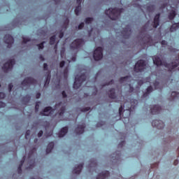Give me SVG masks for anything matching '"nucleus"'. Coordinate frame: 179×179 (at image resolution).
<instances>
[{"instance_id":"34","label":"nucleus","mask_w":179,"mask_h":179,"mask_svg":"<svg viewBox=\"0 0 179 179\" xmlns=\"http://www.w3.org/2000/svg\"><path fill=\"white\" fill-rule=\"evenodd\" d=\"M82 10V6H78L75 9V13L77 16H79V12Z\"/></svg>"},{"instance_id":"53","label":"nucleus","mask_w":179,"mask_h":179,"mask_svg":"<svg viewBox=\"0 0 179 179\" xmlns=\"http://www.w3.org/2000/svg\"><path fill=\"white\" fill-rule=\"evenodd\" d=\"M129 92L130 93H132V92H134V87L131 85V84H129Z\"/></svg>"},{"instance_id":"15","label":"nucleus","mask_w":179,"mask_h":179,"mask_svg":"<svg viewBox=\"0 0 179 179\" xmlns=\"http://www.w3.org/2000/svg\"><path fill=\"white\" fill-rule=\"evenodd\" d=\"M121 157V153L120 151H117L115 153L111 155L112 163H118L120 162V159Z\"/></svg>"},{"instance_id":"29","label":"nucleus","mask_w":179,"mask_h":179,"mask_svg":"<svg viewBox=\"0 0 179 179\" xmlns=\"http://www.w3.org/2000/svg\"><path fill=\"white\" fill-rule=\"evenodd\" d=\"M178 93L176 92H173L171 94V101H173L178 97Z\"/></svg>"},{"instance_id":"13","label":"nucleus","mask_w":179,"mask_h":179,"mask_svg":"<svg viewBox=\"0 0 179 179\" xmlns=\"http://www.w3.org/2000/svg\"><path fill=\"white\" fill-rule=\"evenodd\" d=\"M162 111V107L159 105H152L150 106V113L153 115H156V114H159Z\"/></svg>"},{"instance_id":"3","label":"nucleus","mask_w":179,"mask_h":179,"mask_svg":"<svg viewBox=\"0 0 179 179\" xmlns=\"http://www.w3.org/2000/svg\"><path fill=\"white\" fill-rule=\"evenodd\" d=\"M22 89L27 90L31 85H37V80L31 77H27L24 79L21 83Z\"/></svg>"},{"instance_id":"20","label":"nucleus","mask_w":179,"mask_h":179,"mask_svg":"<svg viewBox=\"0 0 179 179\" xmlns=\"http://www.w3.org/2000/svg\"><path fill=\"white\" fill-rule=\"evenodd\" d=\"M83 169V164H80L77 167H75L73 173V174H80L82 169Z\"/></svg>"},{"instance_id":"37","label":"nucleus","mask_w":179,"mask_h":179,"mask_svg":"<svg viewBox=\"0 0 179 179\" xmlns=\"http://www.w3.org/2000/svg\"><path fill=\"white\" fill-rule=\"evenodd\" d=\"M148 12H154L155 11V6L150 5L147 6Z\"/></svg>"},{"instance_id":"60","label":"nucleus","mask_w":179,"mask_h":179,"mask_svg":"<svg viewBox=\"0 0 179 179\" xmlns=\"http://www.w3.org/2000/svg\"><path fill=\"white\" fill-rule=\"evenodd\" d=\"M41 94L40 92L36 93V99H40Z\"/></svg>"},{"instance_id":"63","label":"nucleus","mask_w":179,"mask_h":179,"mask_svg":"<svg viewBox=\"0 0 179 179\" xmlns=\"http://www.w3.org/2000/svg\"><path fill=\"white\" fill-rule=\"evenodd\" d=\"M71 60L73 61V62H75V61H76V57H73L72 58H71Z\"/></svg>"},{"instance_id":"17","label":"nucleus","mask_w":179,"mask_h":179,"mask_svg":"<svg viewBox=\"0 0 179 179\" xmlns=\"http://www.w3.org/2000/svg\"><path fill=\"white\" fill-rule=\"evenodd\" d=\"M160 24V13L157 14L154 17L152 27L157 29V27Z\"/></svg>"},{"instance_id":"59","label":"nucleus","mask_w":179,"mask_h":179,"mask_svg":"<svg viewBox=\"0 0 179 179\" xmlns=\"http://www.w3.org/2000/svg\"><path fill=\"white\" fill-rule=\"evenodd\" d=\"M58 89H61V85H59V83H58V84L55 86V90H57Z\"/></svg>"},{"instance_id":"27","label":"nucleus","mask_w":179,"mask_h":179,"mask_svg":"<svg viewBox=\"0 0 179 179\" xmlns=\"http://www.w3.org/2000/svg\"><path fill=\"white\" fill-rule=\"evenodd\" d=\"M93 167H97V162L95 159H91L88 166L89 169H93Z\"/></svg>"},{"instance_id":"1","label":"nucleus","mask_w":179,"mask_h":179,"mask_svg":"<svg viewBox=\"0 0 179 179\" xmlns=\"http://www.w3.org/2000/svg\"><path fill=\"white\" fill-rule=\"evenodd\" d=\"M152 59L155 65H157V66H165V68H168L169 71H170L171 72L173 69H176V68H177V66H178L179 65L178 60L169 64L166 62L162 61V59H160V57H159L158 56H155L154 57H152Z\"/></svg>"},{"instance_id":"54","label":"nucleus","mask_w":179,"mask_h":179,"mask_svg":"<svg viewBox=\"0 0 179 179\" xmlns=\"http://www.w3.org/2000/svg\"><path fill=\"white\" fill-rule=\"evenodd\" d=\"M124 145H125V141H122V142L118 145V148H122V146H124Z\"/></svg>"},{"instance_id":"28","label":"nucleus","mask_w":179,"mask_h":179,"mask_svg":"<svg viewBox=\"0 0 179 179\" xmlns=\"http://www.w3.org/2000/svg\"><path fill=\"white\" fill-rule=\"evenodd\" d=\"M45 79H46V80H45V85H44L45 87V86H47V85L50 84V80H51V73L50 72H48Z\"/></svg>"},{"instance_id":"56","label":"nucleus","mask_w":179,"mask_h":179,"mask_svg":"<svg viewBox=\"0 0 179 179\" xmlns=\"http://www.w3.org/2000/svg\"><path fill=\"white\" fill-rule=\"evenodd\" d=\"M124 110V108H122V106H121L120 108H119V114L121 115V113H122V110Z\"/></svg>"},{"instance_id":"2","label":"nucleus","mask_w":179,"mask_h":179,"mask_svg":"<svg viewBox=\"0 0 179 179\" xmlns=\"http://www.w3.org/2000/svg\"><path fill=\"white\" fill-rule=\"evenodd\" d=\"M123 10V8H109L106 10L105 13L111 20H117V19H120Z\"/></svg>"},{"instance_id":"4","label":"nucleus","mask_w":179,"mask_h":179,"mask_svg":"<svg viewBox=\"0 0 179 179\" xmlns=\"http://www.w3.org/2000/svg\"><path fill=\"white\" fill-rule=\"evenodd\" d=\"M85 80H86V75L85 73L81 74L80 76H77L73 85V89L78 90V89L82 86V83H83Z\"/></svg>"},{"instance_id":"9","label":"nucleus","mask_w":179,"mask_h":179,"mask_svg":"<svg viewBox=\"0 0 179 179\" xmlns=\"http://www.w3.org/2000/svg\"><path fill=\"white\" fill-rule=\"evenodd\" d=\"M121 34L123 38H129V36H131V34H132V30H131V26L127 25L125 29H124L122 31Z\"/></svg>"},{"instance_id":"33","label":"nucleus","mask_w":179,"mask_h":179,"mask_svg":"<svg viewBox=\"0 0 179 179\" xmlns=\"http://www.w3.org/2000/svg\"><path fill=\"white\" fill-rule=\"evenodd\" d=\"M93 20H94L93 17H89L85 18V24H92V22H93Z\"/></svg>"},{"instance_id":"57","label":"nucleus","mask_w":179,"mask_h":179,"mask_svg":"<svg viewBox=\"0 0 179 179\" xmlns=\"http://www.w3.org/2000/svg\"><path fill=\"white\" fill-rule=\"evenodd\" d=\"M154 86H155V89H157V86H159V82L155 81L154 83Z\"/></svg>"},{"instance_id":"21","label":"nucleus","mask_w":179,"mask_h":179,"mask_svg":"<svg viewBox=\"0 0 179 179\" xmlns=\"http://www.w3.org/2000/svg\"><path fill=\"white\" fill-rule=\"evenodd\" d=\"M68 134V127H63L59 133V138H64Z\"/></svg>"},{"instance_id":"41","label":"nucleus","mask_w":179,"mask_h":179,"mask_svg":"<svg viewBox=\"0 0 179 179\" xmlns=\"http://www.w3.org/2000/svg\"><path fill=\"white\" fill-rule=\"evenodd\" d=\"M64 27L66 29L68 27V24H69V19L66 18V20L64 21Z\"/></svg>"},{"instance_id":"36","label":"nucleus","mask_w":179,"mask_h":179,"mask_svg":"<svg viewBox=\"0 0 179 179\" xmlns=\"http://www.w3.org/2000/svg\"><path fill=\"white\" fill-rule=\"evenodd\" d=\"M69 72V70L68 69V67H66L64 71V78L66 80L68 79V73Z\"/></svg>"},{"instance_id":"40","label":"nucleus","mask_w":179,"mask_h":179,"mask_svg":"<svg viewBox=\"0 0 179 179\" xmlns=\"http://www.w3.org/2000/svg\"><path fill=\"white\" fill-rule=\"evenodd\" d=\"M85 27V22H81L78 26V30H82ZM77 29V27H76Z\"/></svg>"},{"instance_id":"14","label":"nucleus","mask_w":179,"mask_h":179,"mask_svg":"<svg viewBox=\"0 0 179 179\" xmlns=\"http://www.w3.org/2000/svg\"><path fill=\"white\" fill-rule=\"evenodd\" d=\"M85 128H86V124L85 123L78 124L77 128L75 129V132L77 135H82L85 132Z\"/></svg>"},{"instance_id":"25","label":"nucleus","mask_w":179,"mask_h":179,"mask_svg":"<svg viewBox=\"0 0 179 179\" xmlns=\"http://www.w3.org/2000/svg\"><path fill=\"white\" fill-rule=\"evenodd\" d=\"M152 92H153V87L149 86V87L146 89L145 93L143 94V98L148 97V96H149V94H150V93H152Z\"/></svg>"},{"instance_id":"38","label":"nucleus","mask_w":179,"mask_h":179,"mask_svg":"<svg viewBox=\"0 0 179 179\" xmlns=\"http://www.w3.org/2000/svg\"><path fill=\"white\" fill-rule=\"evenodd\" d=\"M44 44H45V41H43L42 43L37 45L38 50H43L44 48Z\"/></svg>"},{"instance_id":"31","label":"nucleus","mask_w":179,"mask_h":179,"mask_svg":"<svg viewBox=\"0 0 179 179\" xmlns=\"http://www.w3.org/2000/svg\"><path fill=\"white\" fill-rule=\"evenodd\" d=\"M30 99H31V96L29 95H27L22 99V101L23 103H24V104H27V103L30 101Z\"/></svg>"},{"instance_id":"49","label":"nucleus","mask_w":179,"mask_h":179,"mask_svg":"<svg viewBox=\"0 0 179 179\" xmlns=\"http://www.w3.org/2000/svg\"><path fill=\"white\" fill-rule=\"evenodd\" d=\"M62 94L63 99H66L68 97V95L66 94V92H65V91H63L62 92Z\"/></svg>"},{"instance_id":"62","label":"nucleus","mask_w":179,"mask_h":179,"mask_svg":"<svg viewBox=\"0 0 179 179\" xmlns=\"http://www.w3.org/2000/svg\"><path fill=\"white\" fill-rule=\"evenodd\" d=\"M39 58H40L41 61H45V59L41 55H40Z\"/></svg>"},{"instance_id":"5","label":"nucleus","mask_w":179,"mask_h":179,"mask_svg":"<svg viewBox=\"0 0 179 179\" xmlns=\"http://www.w3.org/2000/svg\"><path fill=\"white\" fill-rule=\"evenodd\" d=\"M146 69V62L145 60H138L134 68V72H143Z\"/></svg>"},{"instance_id":"42","label":"nucleus","mask_w":179,"mask_h":179,"mask_svg":"<svg viewBox=\"0 0 179 179\" xmlns=\"http://www.w3.org/2000/svg\"><path fill=\"white\" fill-rule=\"evenodd\" d=\"M89 110H90V107H86V108H83L81 109V111L83 113H86V112L89 111Z\"/></svg>"},{"instance_id":"12","label":"nucleus","mask_w":179,"mask_h":179,"mask_svg":"<svg viewBox=\"0 0 179 179\" xmlns=\"http://www.w3.org/2000/svg\"><path fill=\"white\" fill-rule=\"evenodd\" d=\"M54 114V109L51 106H48L41 112V115L50 116Z\"/></svg>"},{"instance_id":"6","label":"nucleus","mask_w":179,"mask_h":179,"mask_svg":"<svg viewBox=\"0 0 179 179\" xmlns=\"http://www.w3.org/2000/svg\"><path fill=\"white\" fill-rule=\"evenodd\" d=\"M85 44V41L82 38L76 39L70 45L71 50H79Z\"/></svg>"},{"instance_id":"52","label":"nucleus","mask_w":179,"mask_h":179,"mask_svg":"<svg viewBox=\"0 0 179 179\" xmlns=\"http://www.w3.org/2000/svg\"><path fill=\"white\" fill-rule=\"evenodd\" d=\"M113 83H114V80H111L109 83H107L106 85L103 86H108L109 85H113Z\"/></svg>"},{"instance_id":"16","label":"nucleus","mask_w":179,"mask_h":179,"mask_svg":"<svg viewBox=\"0 0 179 179\" xmlns=\"http://www.w3.org/2000/svg\"><path fill=\"white\" fill-rule=\"evenodd\" d=\"M31 152H29V156L28 157V164L29 166L26 167V170H31V169H33V167H34V166H36V162L34 159H31Z\"/></svg>"},{"instance_id":"23","label":"nucleus","mask_w":179,"mask_h":179,"mask_svg":"<svg viewBox=\"0 0 179 179\" xmlns=\"http://www.w3.org/2000/svg\"><path fill=\"white\" fill-rule=\"evenodd\" d=\"M108 94L110 99H115L117 97V95H115V89L114 88H111Z\"/></svg>"},{"instance_id":"39","label":"nucleus","mask_w":179,"mask_h":179,"mask_svg":"<svg viewBox=\"0 0 179 179\" xmlns=\"http://www.w3.org/2000/svg\"><path fill=\"white\" fill-rule=\"evenodd\" d=\"M22 44H26L27 43H29V41H30V38H26V37H22Z\"/></svg>"},{"instance_id":"19","label":"nucleus","mask_w":179,"mask_h":179,"mask_svg":"<svg viewBox=\"0 0 179 179\" xmlns=\"http://www.w3.org/2000/svg\"><path fill=\"white\" fill-rule=\"evenodd\" d=\"M108 176H110V172L108 171H105L99 173L97 176L96 179H105V178H107V177H108Z\"/></svg>"},{"instance_id":"35","label":"nucleus","mask_w":179,"mask_h":179,"mask_svg":"<svg viewBox=\"0 0 179 179\" xmlns=\"http://www.w3.org/2000/svg\"><path fill=\"white\" fill-rule=\"evenodd\" d=\"M65 106H62L60 110H59V115L60 117H62L65 113Z\"/></svg>"},{"instance_id":"10","label":"nucleus","mask_w":179,"mask_h":179,"mask_svg":"<svg viewBox=\"0 0 179 179\" xmlns=\"http://www.w3.org/2000/svg\"><path fill=\"white\" fill-rule=\"evenodd\" d=\"M4 43L8 44V48H10V47H12V44L15 43V39L13 38V36H10V34H6L4 36Z\"/></svg>"},{"instance_id":"7","label":"nucleus","mask_w":179,"mask_h":179,"mask_svg":"<svg viewBox=\"0 0 179 179\" xmlns=\"http://www.w3.org/2000/svg\"><path fill=\"white\" fill-rule=\"evenodd\" d=\"M93 57L95 61H100L103 58V48H96L94 51Z\"/></svg>"},{"instance_id":"64","label":"nucleus","mask_w":179,"mask_h":179,"mask_svg":"<svg viewBox=\"0 0 179 179\" xmlns=\"http://www.w3.org/2000/svg\"><path fill=\"white\" fill-rule=\"evenodd\" d=\"M148 41H145V44L148 43V41H150V36H148Z\"/></svg>"},{"instance_id":"24","label":"nucleus","mask_w":179,"mask_h":179,"mask_svg":"<svg viewBox=\"0 0 179 179\" xmlns=\"http://www.w3.org/2000/svg\"><path fill=\"white\" fill-rule=\"evenodd\" d=\"M177 16V12L176 10H171L168 15L169 20H173L174 17Z\"/></svg>"},{"instance_id":"32","label":"nucleus","mask_w":179,"mask_h":179,"mask_svg":"<svg viewBox=\"0 0 179 179\" xmlns=\"http://www.w3.org/2000/svg\"><path fill=\"white\" fill-rule=\"evenodd\" d=\"M150 21L146 22V24L143 27V30L145 31L146 30H152V28H149V24Z\"/></svg>"},{"instance_id":"58","label":"nucleus","mask_w":179,"mask_h":179,"mask_svg":"<svg viewBox=\"0 0 179 179\" xmlns=\"http://www.w3.org/2000/svg\"><path fill=\"white\" fill-rule=\"evenodd\" d=\"M59 37V38H62V37H64V32L60 31Z\"/></svg>"},{"instance_id":"61","label":"nucleus","mask_w":179,"mask_h":179,"mask_svg":"<svg viewBox=\"0 0 179 179\" xmlns=\"http://www.w3.org/2000/svg\"><path fill=\"white\" fill-rule=\"evenodd\" d=\"M77 3H78V6H81L82 0H77Z\"/></svg>"},{"instance_id":"8","label":"nucleus","mask_w":179,"mask_h":179,"mask_svg":"<svg viewBox=\"0 0 179 179\" xmlns=\"http://www.w3.org/2000/svg\"><path fill=\"white\" fill-rule=\"evenodd\" d=\"M15 59L8 60L6 64H3L2 69L4 72H9V71H12L13 68V65H15Z\"/></svg>"},{"instance_id":"46","label":"nucleus","mask_w":179,"mask_h":179,"mask_svg":"<svg viewBox=\"0 0 179 179\" xmlns=\"http://www.w3.org/2000/svg\"><path fill=\"white\" fill-rule=\"evenodd\" d=\"M6 107V103L2 102V101H0V108H3Z\"/></svg>"},{"instance_id":"50","label":"nucleus","mask_w":179,"mask_h":179,"mask_svg":"<svg viewBox=\"0 0 179 179\" xmlns=\"http://www.w3.org/2000/svg\"><path fill=\"white\" fill-rule=\"evenodd\" d=\"M28 136H30V130H27L25 134V138L28 139Z\"/></svg>"},{"instance_id":"18","label":"nucleus","mask_w":179,"mask_h":179,"mask_svg":"<svg viewBox=\"0 0 179 179\" xmlns=\"http://www.w3.org/2000/svg\"><path fill=\"white\" fill-rule=\"evenodd\" d=\"M132 79V76H127L125 77H122L120 78L119 82L120 83H124L127 84L129 82H131V80Z\"/></svg>"},{"instance_id":"44","label":"nucleus","mask_w":179,"mask_h":179,"mask_svg":"<svg viewBox=\"0 0 179 179\" xmlns=\"http://www.w3.org/2000/svg\"><path fill=\"white\" fill-rule=\"evenodd\" d=\"M62 106V102H59V103H57L55 106V110H57V108H59Z\"/></svg>"},{"instance_id":"43","label":"nucleus","mask_w":179,"mask_h":179,"mask_svg":"<svg viewBox=\"0 0 179 179\" xmlns=\"http://www.w3.org/2000/svg\"><path fill=\"white\" fill-rule=\"evenodd\" d=\"M12 89H13V84L10 83L8 85V92H9V93H10V92H12Z\"/></svg>"},{"instance_id":"55","label":"nucleus","mask_w":179,"mask_h":179,"mask_svg":"<svg viewBox=\"0 0 179 179\" xmlns=\"http://www.w3.org/2000/svg\"><path fill=\"white\" fill-rule=\"evenodd\" d=\"M43 130H41V131L38 132V138H41V136H43Z\"/></svg>"},{"instance_id":"30","label":"nucleus","mask_w":179,"mask_h":179,"mask_svg":"<svg viewBox=\"0 0 179 179\" xmlns=\"http://www.w3.org/2000/svg\"><path fill=\"white\" fill-rule=\"evenodd\" d=\"M57 38V36L53 35L52 37L50 38V45H54L55 44V40Z\"/></svg>"},{"instance_id":"26","label":"nucleus","mask_w":179,"mask_h":179,"mask_svg":"<svg viewBox=\"0 0 179 179\" xmlns=\"http://www.w3.org/2000/svg\"><path fill=\"white\" fill-rule=\"evenodd\" d=\"M52 149H54V142H51L48 144L46 148V155H48V153H51Z\"/></svg>"},{"instance_id":"51","label":"nucleus","mask_w":179,"mask_h":179,"mask_svg":"<svg viewBox=\"0 0 179 179\" xmlns=\"http://www.w3.org/2000/svg\"><path fill=\"white\" fill-rule=\"evenodd\" d=\"M38 108H40V105H38V103H36V104L35 106V111H36V113H37V111H38Z\"/></svg>"},{"instance_id":"45","label":"nucleus","mask_w":179,"mask_h":179,"mask_svg":"<svg viewBox=\"0 0 179 179\" xmlns=\"http://www.w3.org/2000/svg\"><path fill=\"white\" fill-rule=\"evenodd\" d=\"M6 96V94L3 92H0V100H2L4 97Z\"/></svg>"},{"instance_id":"47","label":"nucleus","mask_w":179,"mask_h":179,"mask_svg":"<svg viewBox=\"0 0 179 179\" xmlns=\"http://www.w3.org/2000/svg\"><path fill=\"white\" fill-rule=\"evenodd\" d=\"M64 66H65V61H62L59 63V68H64Z\"/></svg>"},{"instance_id":"48","label":"nucleus","mask_w":179,"mask_h":179,"mask_svg":"<svg viewBox=\"0 0 179 179\" xmlns=\"http://www.w3.org/2000/svg\"><path fill=\"white\" fill-rule=\"evenodd\" d=\"M43 69L44 71H48V64L47 63L43 64Z\"/></svg>"},{"instance_id":"22","label":"nucleus","mask_w":179,"mask_h":179,"mask_svg":"<svg viewBox=\"0 0 179 179\" xmlns=\"http://www.w3.org/2000/svg\"><path fill=\"white\" fill-rule=\"evenodd\" d=\"M25 160H26V156H24L17 169L18 174H22V167L23 166V164L24 163Z\"/></svg>"},{"instance_id":"11","label":"nucleus","mask_w":179,"mask_h":179,"mask_svg":"<svg viewBox=\"0 0 179 179\" xmlns=\"http://www.w3.org/2000/svg\"><path fill=\"white\" fill-rule=\"evenodd\" d=\"M152 125L154 128H157V129H163L164 128V123L162 120H153Z\"/></svg>"}]
</instances>
